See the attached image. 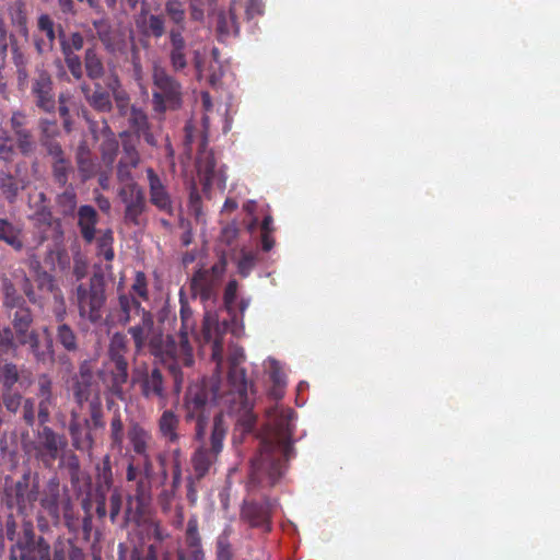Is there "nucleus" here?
Listing matches in <instances>:
<instances>
[{
	"instance_id": "1",
	"label": "nucleus",
	"mask_w": 560,
	"mask_h": 560,
	"mask_svg": "<svg viewBox=\"0 0 560 560\" xmlns=\"http://www.w3.org/2000/svg\"><path fill=\"white\" fill-rule=\"evenodd\" d=\"M229 324L226 320L219 322L215 314L206 311L202 334L208 342H212L211 360L215 362L214 375L210 380L192 383L188 386L184 396V410L186 422H195L192 441L200 444H208L211 432L209 425L210 410L213 404L222 406L226 412L236 415L237 425L244 433L250 432L255 424L247 428L245 419V410L232 409L225 400L228 387L221 381V369L223 363V336L228 331Z\"/></svg>"
},
{
	"instance_id": "2",
	"label": "nucleus",
	"mask_w": 560,
	"mask_h": 560,
	"mask_svg": "<svg viewBox=\"0 0 560 560\" xmlns=\"http://www.w3.org/2000/svg\"><path fill=\"white\" fill-rule=\"evenodd\" d=\"M294 410L288 407H276L269 411L270 432L261 440L258 454L250 460V486L272 487L284 475L287 462L294 453Z\"/></svg>"
},
{
	"instance_id": "3",
	"label": "nucleus",
	"mask_w": 560,
	"mask_h": 560,
	"mask_svg": "<svg viewBox=\"0 0 560 560\" xmlns=\"http://www.w3.org/2000/svg\"><path fill=\"white\" fill-rule=\"evenodd\" d=\"M127 331L133 341L136 354L148 349L151 355L168 368L175 385L179 387L184 363H179L176 338L173 335H164L161 328L155 327L154 315L151 312L143 313L140 322L130 326Z\"/></svg>"
},
{
	"instance_id": "4",
	"label": "nucleus",
	"mask_w": 560,
	"mask_h": 560,
	"mask_svg": "<svg viewBox=\"0 0 560 560\" xmlns=\"http://www.w3.org/2000/svg\"><path fill=\"white\" fill-rule=\"evenodd\" d=\"M229 432V423L223 411L214 415L208 444L197 445L191 453L192 474L187 477L186 498L195 505L198 500L199 482L215 470V465L224 450V441Z\"/></svg>"
},
{
	"instance_id": "5",
	"label": "nucleus",
	"mask_w": 560,
	"mask_h": 560,
	"mask_svg": "<svg viewBox=\"0 0 560 560\" xmlns=\"http://www.w3.org/2000/svg\"><path fill=\"white\" fill-rule=\"evenodd\" d=\"M246 355L243 347L231 345L229 347L228 363L229 371L226 382L223 383L228 387L225 400L232 409L245 410V423L247 428L256 423V416L253 412V401L249 393L253 394V384L248 381L246 370L242 366Z\"/></svg>"
},
{
	"instance_id": "6",
	"label": "nucleus",
	"mask_w": 560,
	"mask_h": 560,
	"mask_svg": "<svg viewBox=\"0 0 560 560\" xmlns=\"http://www.w3.org/2000/svg\"><path fill=\"white\" fill-rule=\"evenodd\" d=\"M39 505L54 525L60 523L61 516L69 530H75L78 517L74 515V503L67 487L61 486L58 477H51L39 490Z\"/></svg>"
},
{
	"instance_id": "7",
	"label": "nucleus",
	"mask_w": 560,
	"mask_h": 560,
	"mask_svg": "<svg viewBox=\"0 0 560 560\" xmlns=\"http://www.w3.org/2000/svg\"><path fill=\"white\" fill-rule=\"evenodd\" d=\"M105 429L104 411L98 396L89 404V417L79 419L72 412L69 422V434L72 446L79 452L91 453L97 441V433Z\"/></svg>"
},
{
	"instance_id": "8",
	"label": "nucleus",
	"mask_w": 560,
	"mask_h": 560,
	"mask_svg": "<svg viewBox=\"0 0 560 560\" xmlns=\"http://www.w3.org/2000/svg\"><path fill=\"white\" fill-rule=\"evenodd\" d=\"M226 258L221 256L210 268L195 271L190 280V290L194 298H198L205 308L214 306L226 271Z\"/></svg>"
},
{
	"instance_id": "9",
	"label": "nucleus",
	"mask_w": 560,
	"mask_h": 560,
	"mask_svg": "<svg viewBox=\"0 0 560 560\" xmlns=\"http://www.w3.org/2000/svg\"><path fill=\"white\" fill-rule=\"evenodd\" d=\"M39 478L26 470L16 481L5 483L4 499L9 509H15L20 515L32 514L39 498Z\"/></svg>"
},
{
	"instance_id": "10",
	"label": "nucleus",
	"mask_w": 560,
	"mask_h": 560,
	"mask_svg": "<svg viewBox=\"0 0 560 560\" xmlns=\"http://www.w3.org/2000/svg\"><path fill=\"white\" fill-rule=\"evenodd\" d=\"M105 280L103 275L94 273L88 282L75 289V301L81 318L96 324L102 319V310L106 302Z\"/></svg>"
},
{
	"instance_id": "11",
	"label": "nucleus",
	"mask_w": 560,
	"mask_h": 560,
	"mask_svg": "<svg viewBox=\"0 0 560 560\" xmlns=\"http://www.w3.org/2000/svg\"><path fill=\"white\" fill-rule=\"evenodd\" d=\"M68 447V440L65 434L54 431L50 427L44 425L34 434L32 451L36 460L46 468L62 457Z\"/></svg>"
},
{
	"instance_id": "12",
	"label": "nucleus",
	"mask_w": 560,
	"mask_h": 560,
	"mask_svg": "<svg viewBox=\"0 0 560 560\" xmlns=\"http://www.w3.org/2000/svg\"><path fill=\"white\" fill-rule=\"evenodd\" d=\"M131 383L139 388L140 395L149 401L156 400L164 407L167 401V388L164 376L158 366L149 369L147 364L132 370Z\"/></svg>"
},
{
	"instance_id": "13",
	"label": "nucleus",
	"mask_w": 560,
	"mask_h": 560,
	"mask_svg": "<svg viewBox=\"0 0 560 560\" xmlns=\"http://www.w3.org/2000/svg\"><path fill=\"white\" fill-rule=\"evenodd\" d=\"M49 542L36 535L33 524L23 525L22 536L9 548V560H48Z\"/></svg>"
},
{
	"instance_id": "14",
	"label": "nucleus",
	"mask_w": 560,
	"mask_h": 560,
	"mask_svg": "<svg viewBox=\"0 0 560 560\" xmlns=\"http://www.w3.org/2000/svg\"><path fill=\"white\" fill-rule=\"evenodd\" d=\"M156 91L153 92L154 110L164 113L166 108H178L182 104V86L179 82L164 69H156L153 74Z\"/></svg>"
},
{
	"instance_id": "15",
	"label": "nucleus",
	"mask_w": 560,
	"mask_h": 560,
	"mask_svg": "<svg viewBox=\"0 0 560 560\" xmlns=\"http://www.w3.org/2000/svg\"><path fill=\"white\" fill-rule=\"evenodd\" d=\"M118 197L125 206L124 221L128 225L140 226L148 210L145 194L138 183H128L118 190Z\"/></svg>"
},
{
	"instance_id": "16",
	"label": "nucleus",
	"mask_w": 560,
	"mask_h": 560,
	"mask_svg": "<svg viewBox=\"0 0 560 560\" xmlns=\"http://www.w3.org/2000/svg\"><path fill=\"white\" fill-rule=\"evenodd\" d=\"M179 315L182 325L179 331L173 336L176 338V349L179 353V363H184V366L189 368L195 362L190 336L195 335L196 320L194 318L192 310L188 302L184 300L183 294H180Z\"/></svg>"
},
{
	"instance_id": "17",
	"label": "nucleus",
	"mask_w": 560,
	"mask_h": 560,
	"mask_svg": "<svg viewBox=\"0 0 560 560\" xmlns=\"http://www.w3.org/2000/svg\"><path fill=\"white\" fill-rule=\"evenodd\" d=\"M30 82V92L36 107L48 114L55 113L56 94L49 71L44 67H36Z\"/></svg>"
},
{
	"instance_id": "18",
	"label": "nucleus",
	"mask_w": 560,
	"mask_h": 560,
	"mask_svg": "<svg viewBox=\"0 0 560 560\" xmlns=\"http://www.w3.org/2000/svg\"><path fill=\"white\" fill-rule=\"evenodd\" d=\"M108 361L105 364L106 377L104 382L107 390L112 396L124 400L125 390L124 385L127 383L129 377V364L127 357L122 355H107Z\"/></svg>"
},
{
	"instance_id": "19",
	"label": "nucleus",
	"mask_w": 560,
	"mask_h": 560,
	"mask_svg": "<svg viewBox=\"0 0 560 560\" xmlns=\"http://www.w3.org/2000/svg\"><path fill=\"white\" fill-rule=\"evenodd\" d=\"M177 560H206V552L199 533V522L196 515H191L187 522L184 535V544L176 550Z\"/></svg>"
},
{
	"instance_id": "20",
	"label": "nucleus",
	"mask_w": 560,
	"mask_h": 560,
	"mask_svg": "<svg viewBox=\"0 0 560 560\" xmlns=\"http://www.w3.org/2000/svg\"><path fill=\"white\" fill-rule=\"evenodd\" d=\"M149 312L135 295L122 292L118 294L116 304L112 306L109 318L114 324L125 327L136 317L140 318L143 313Z\"/></svg>"
},
{
	"instance_id": "21",
	"label": "nucleus",
	"mask_w": 560,
	"mask_h": 560,
	"mask_svg": "<svg viewBox=\"0 0 560 560\" xmlns=\"http://www.w3.org/2000/svg\"><path fill=\"white\" fill-rule=\"evenodd\" d=\"M272 508L269 502L244 500L241 506L240 520L252 528H260L265 533L271 530Z\"/></svg>"
},
{
	"instance_id": "22",
	"label": "nucleus",
	"mask_w": 560,
	"mask_h": 560,
	"mask_svg": "<svg viewBox=\"0 0 560 560\" xmlns=\"http://www.w3.org/2000/svg\"><path fill=\"white\" fill-rule=\"evenodd\" d=\"M16 149L21 154L28 156L36 150V140L33 130L28 127V118L24 112L15 110L10 118Z\"/></svg>"
},
{
	"instance_id": "23",
	"label": "nucleus",
	"mask_w": 560,
	"mask_h": 560,
	"mask_svg": "<svg viewBox=\"0 0 560 560\" xmlns=\"http://www.w3.org/2000/svg\"><path fill=\"white\" fill-rule=\"evenodd\" d=\"M7 345L0 346V383L2 388L10 389L16 384L22 386L24 383L28 385L31 381L26 380L18 365L10 361L15 357L18 346L12 347L10 342Z\"/></svg>"
},
{
	"instance_id": "24",
	"label": "nucleus",
	"mask_w": 560,
	"mask_h": 560,
	"mask_svg": "<svg viewBox=\"0 0 560 560\" xmlns=\"http://www.w3.org/2000/svg\"><path fill=\"white\" fill-rule=\"evenodd\" d=\"M145 174L149 185L150 203L159 211L173 215L174 202L167 186L152 167H148Z\"/></svg>"
},
{
	"instance_id": "25",
	"label": "nucleus",
	"mask_w": 560,
	"mask_h": 560,
	"mask_svg": "<svg viewBox=\"0 0 560 560\" xmlns=\"http://www.w3.org/2000/svg\"><path fill=\"white\" fill-rule=\"evenodd\" d=\"M167 35L170 63L175 72H180L188 66V50L184 33H180L178 28H170Z\"/></svg>"
},
{
	"instance_id": "26",
	"label": "nucleus",
	"mask_w": 560,
	"mask_h": 560,
	"mask_svg": "<svg viewBox=\"0 0 560 560\" xmlns=\"http://www.w3.org/2000/svg\"><path fill=\"white\" fill-rule=\"evenodd\" d=\"M81 93L83 94L86 103L97 113H109L114 105L109 91L105 90L100 82H95L91 86L86 82L80 85Z\"/></svg>"
},
{
	"instance_id": "27",
	"label": "nucleus",
	"mask_w": 560,
	"mask_h": 560,
	"mask_svg": "<svg viewBox=\"0 0 560 560\" xmlns=\"http://www.w3.org/2000/svg\"><path fill=\"white\" fill-rule=\"evenodd\" d=\"M217 161L212 150L208 149V138L201 136L198 154L197 171L205 187H210L215 175Z\"/></svg>"
},
{
	"instance_id": "28",
	"label": "nucleus",
	"mask_w": 560,
	"mask_h": 560,
	"mask_svg": "<svg viewBox=\"0 0 560 560\" xmlns=\"http://www.w3.org/2000/svg\"><path fill=\"white\" fill-rule=\"evenodd\" d=\"M128 124L131 135L133 133L138 139L143 141L150 147H158V139L151 129L148 115L139 107H132L128 117Z\"/></svg>"
},
{
	"instance_id": "29",
	"label": "nucleus",
	"mask_w": 560,
	"mask_h": 560,
	"mask_svg": "<svg viewBox=\"0 0 560 560\" xmlns=\"http://www.w3.org/2000/svg\"><path fill=\"white\" fill-rule=\"evenodd\" d=\"M179 417L171 409L162 412L158 420V430L161 439L168 445H178L184 436L179 431Z\"/></svg>"
},
{
	"instance_id": "30",
	"label": "nucleus",
	"mask_w": 560,
	"mask_h": 560,
	"mask_svg": "<svg viewBox=\"0 0 560 560\" xmlns=\"http://www.w3.org/2000/svg\"><path fill=\"white\" fill-rule=\"evenodd\" d=\"M75 164L80 180L86 183L97 174V163L86 141H81L75 150Z\"/></svg>"
},
{
	"instance_id": "31",
	"label": "nucleus",
	"mask_w": 560,
	"mask_h": 560,
	"mask_svg": "<svg viewBox=\"0 0 560 560\" xmlns=\"http://www.w3.org/2000/svg\"><path fill=\"white\" fill-rule=\"evenodd\" d=\"M77 215L82 238L89 244L92 243L95 238L98 222L97 211L90 205H83L79 207Z\"/></svg>"
},
{
	"instance_id": "32",
	"label": "nucleus",
	"mask_w": 560,
	"mask_h": 560,
	"mask_svg": "<svg viewBox=\"0 0 560 560\" xmlns=\"http://www.w3.org/2000/svg\"><path fill=\"white\" fill-rule=\"evenodd\" d=\"M104 140L100 145V153L106 167L112 168L119 151V142L106 119H102Z\"/></svg>"
},
{
	"instance_id": "33",
	"label": "nucleus",
	"mask_w": 560,
	"mask_h": 560,
	"mask_svg": "<svg viewBox=\"0 0 560 560\" xmlns=\"http://www.w3.org/2000/svg\"><path fill=\"white\" fill-rule=\"evenodd\" d=\"M38 128L40 132L39 141L43 148H45L47 154L55 153L58 155L62 147L56 140L57 136H59V127L57 120L40 118L38 121Z\"/></svg>"
},
{
	"instance_id": "34",
	"label": "nucleus",
	"mask_w": 560,
	"mask_h": 560,
	"mask_svg": "<svg viewBox=\"0 0 560 560\" xmlns=\"http://www.w3.org/2000/svg\"><path fill=\"white\" fill-rule=\"evenodd\" d=\"M93 378V372L88 363L81 364L79 375L75 377L73 384V396L79 405H82L85 401L90 402L92 400L90 397L92 393Z\"/></svg>"
},
{
	"instance_id": "35",
	"label": "nucleus",
	"mask_w": 560,
	"mask_h": 560,
	"mask_svg": "<svg viewBox=\"0 0 560 560\" xmlns=\"http://www.w3.org/2000/svg\"><path fill=\"white\" fill-rule=\"evenodd\" d=\"M28 182L26 178L18 175L1 172L0 173V190L4 199L9 203L16 201L20 191L27 187Z\"/></svg>"
},
{
	"instance_id": "36",
	"label": "nucleus",
	"mask_w": 560,
	"mask_h": 560,
	"mask_svg": "<svg viewBox=\"0 0 560 560\" xmlns=\"http://www.w3.org/2000/svg\"><path fill=\"white\" fill-rule=\"evenodd\" d=\"M0 242L10 246L14 252L24 248L23 229L8 218H0Z\"/></svg>"
},
{
	"instance_id": "37",
	"label": "nucleus",
	"mask_w": 560,
	"mask_h": 560,
	"mask_svg": "<svg viewBox=\"0 0 560 560\" xmlns=\"http://www.w3.org/2000/svg\"><path fill=\"white\" fill-rule=\"evenodd\" d=\"M52 159L51 175L55 184L59 187H66L70 175L73 173L71 161L66 156L63 149L57 154L48 153Z\"/></svg>"
},
{
	"instance_id": "38",
	"label": "nucleus",
	"mask_w": 560,
	"mask_h": 560,
	"mask_svg": "<svg viewBox=\"0 0 560 560\" xmlns=\"http://www.w3.org/2000/svg\"><path fill=\"white\" fill-rule=\"evenodd\" d=\"M127 438L136 455H144L150 451L152 434L141 424L133 422L128 428Z\"/></svg>"
},
{
	"instance_id": "39",
	"label": "nucleus",
	"mask_w": 560,
	"mask_h": 560,
	"mask_svg": "<svg viewBox=\"0 0 560 560\" xmlns=\"http://www.w3.org/2000/svg\"><path fill=\"white\" fill-rule=\"evenodd\" d=\"M215 32L220 42H225L230 36L238 34L240 27L232 10L218 12Z\"/></svg>"
},
{
	"instance_id": "40",
	"label": "nucleus",
	"mask_w": 560,
	"mask_h": 560,
	"mask_svg": "<svg viewBox=\"0 0 560 560\" xmlns=\"http://www.w3.org/2000/svg\"><path fill=\"white\" fill-rule=\"evenodd\" d=\"M95 491L108 492L114 485L113 466L109 455H105L95 467Z\"/></svg>"
},
{
	"instance_id": "41",
	"label": "nucleus",
	"mask_w": 560,
	"mask_h": 560,
	"mask_svg": "<svg viewBox=\"0 0 560 560\" xmlns=\"http://www.w3.org/2000/svg\"><path fill=\"white\" fill-rule=\"evenodd\" d=\"M9 317L12 318V325L15 330L16 337L24 336L27 331H30V327L33 324V314L26 303L13 307L12 311H8Z\"/></svg>"
},
{
	"instance_id": "42",
	"label": "nucleus",
	"mask_w": 560,
	"mask_h": 560,
	"mask_svg": "<svg viewBox=\"0 0 560 560\" xmlns=\"http://www.w3.org/2000/svg\"><path fill=\"white\" fill-rule=\"evenodd\" d=\"M55 339L69 353H74L80 348L78 334L67 323H60L56 326Z\"/></svg>"
},
{
	"instance_id": "43",
	"label": "nucleus",
	"mask_w": 560,
	"mask_h": 560,
	"mask_svg": "<svg viewBox=\"0 0 560 560\" xmlns=\"http://www.w3.org/2000/svg\"><path fill=\"white\" fill-rule=\"evenodd\" d=\"M84 70L89 79L97 81L105 74V66L103 59L94 47H89L83 57Z\"/></svg>"
},
{
	"instance_id": "44",
	"label": "nucleus",
	"mask_w": 560,
	"mask_h": 560,
	"mask_svg": "<svg viewBox=\"0 0 560 560\" xmlns=\"http://www.w3.org/2000/svg\"><path fill=\"white\" fill-rule=\"evenodd\" d=\"M7 12L12 26H14L22 35H27L28 27L25 3L21 0L14 1L8 5Z\"/></svg>"
},
{
	"instance_id": "45",
	"label": "nucleus",
	"mask_w": 560,
	"mask_h": 560,
	"mask_svg": "<svg viewBox=\"0 0 560 560\" xmlns=\"http://www.w3.org/2000/svg\"><path fill=\"white\" fill-rule=\"evenodd\" d=\"M56 205L63 218H73L78 207V197L74 188L69 186L56 197Z\"/></svg>"
},
{
	"instance_id": "46",
	"label": "nucleus",
	"mask_w": 560,
	"mask_h": 560,
	"mask_svg": "<svg viewBox=\"0 0 560 560\" xmlns=\"http://www.w3.org/2000/svg\"><path fill=\"white\" fill-rule=\"evenodd\" d=\"M116 85H119V81L116 78L113 83L108 85L109 90L113 92V98L115 102V108L117 112V117H129L132 107H136L135 105L130 104V96L125 90H117Z\"/></svg>"
},
{
	"instance_id": "47",
	"label": "nucleus",
	"mask_w": 560,
	"mask_h": 560,
	"mask_svg": "<svg viewBox=\"0 0 560 560\" xmlns=\"http://www.w3.org/2000/svg\"><path fill=\"white\" fill-rule=\"evenodd\" d=\"M233 534V528L228 525L220 533L215 540V560H232L233 550L230 538Z\"/></svg>"
},
{
	"instance_id": "48",
	"label": "nucleus",
	"mask_w": 560,
	"mask_h": 560,
	"mask_svg": "<svg viewBox=\"0 0 560 560\" xmlns=\"http://www.w3.org/2000/svg\"><path fill=\"white\" fill-rule=\"evenodd\" d=\"M165 12L174 24L171 28H178L180 33H184L186 31V12L183 2L179 0H168L165 3Z\"/></svg>"
},
{
	"instance_id": "49",
	"label": "nucleus",
	"mask_w": 560,
	"mask_h": 560,
	"mask_svg": "<svg viewBox=\"0 0 560 560\" xmlns=\"http://www.w3.org/2000/svg\"><path fill=\"white\" fill-rule=\"evenodd\" d=\"M122 140L124 156L119 161H126L131 167H137L140 163V155L135 141L131 139V132L124 130L119 133Z\"/></svg>"
},
{
	"instance_id": "50",
	"label": "nucleus",
	"mask_w": 560,
	"mask_h": 560,
	"mask_svg": "<svg viewBox=\"0 0 560 560\" xmlns=\"http://www.w3.org/2000/svg\"><path fill=\"white\" fill-rule=\"evenodd\" d=\"M18 340L21 345H30L32 353L38 362H46L47 359L52 360V351L48 353L39 351V337L36 331L30 330L24 336L18 337Z\"/></svg>"
},
{
	"instance_id": "51",
	"label": "nucleus",
	"mask_w": 560,
	"mask_h": 560,
	"mask_svg": "<svg viewBox=\"0 0 560 560\" xmlns=\"http://www.w3.org/2000/svg\"><path fill=\"white\" fill-rule=\"evenodd\" d=\"M59 44L61 54H77L84 47V37L80 32H72L68 36L61 33Z\"/></svg>"
},
{
	"instance_id": "52",
	"label": "nucleus",
	"mask_w": 560,
	"mask_h": 560,
	"mask_svg": "<svg viewBox=\"0 0 560 560\" xmlns=\"http://www.w3.org/2000/svg\"><path fill=\"white\" fill-rule=\"evenodd\" d=\"M148 37L161 38L165 34V20L162 15L150 14L141 28Z\"/></svg>"
},
{
	"instance_id": "53",
	"label": "nucleus",
	"mask_w": 560,
	"mask_h": 560,
	"mask_svg": "<svg viewBox=\"0 0 560 560\" xmlns=\"http://www.w3.org/2000/svg\"><path fill=\"white\" fill-rule=\"evenodd\" d=\"M71 539L58 538L54 545L49 544L48 560H69Z\"/></svg>"
},
{
	"instance_id": "54",
	"label": "nucleus",
	"mask_w": 560,
	"mask_h": 560,
	"mask_svg": "<svg viewBox=\"0 0 560 560\" xmlns=\"http://www.w3.org/2000/svg\"><path fill=\"white\" fill-rule=\"evenodd\" d=\"M124 423L120 415H115L110 420V445L113 448L121 450L124 443Z\"/></svg>"
},
{
	"instance_id": "55",
	"label": "nucleus",
	"mask_w": 560,
	"mask_h": 560,
	"mask_svg": "<svg viewBox=\"0 0 560 560\" xmlns=\"http://www.w3.org/2000/svg\"><path fill=\"white\" fill-rule=\"evenodd\" d=\"M65 65L75 81H82L84 62L78 54H62Z\"/></svg>"
},
{
	"instance_id": "56",
	"label": "nucleus",
	"mask_w": 560,
	"mask_h": 560,
	"mask_svg": "<svg viewBox=\"0 0 560 560\" xmlns=\"http://www.w3.org/2000/svg\"><path fill=\"white\" fill-rule=\"evenodd\" d=\"M128 351L127 336L122 332H115L109 340L107 355L127 357Z\"/></svg>"
},
{
	"instance_id": "57",
	"label": "nucleus",
	"mask_w": 560,
	"mask_h": 560,
	"mask_svg": "<svg viewBox=\"0 0 560 560\" xmlns=\"http://www.w3.org/2000/svg\"><path fill=\"white\" fill-rule=\"evenodd\" d=\"M114 236L112 230H106L97 240L98 255L103 256L105 260L112 261L115 257Z\"/></svg>"
},
{
	"instance_id": "58",
	"label": "nucleus",
	"mask_w": 560,
	"mask_h": 560,
	"mask_svg": "<svg viewBox=\"0 0 560 560\" xmlns=\"http://www.w3.org/2000/svg\"><path fill=\"white\" fill-rule=\"evenodd\" d=\"M4 298L3 305L7 311H12L13 307L21 306L25 304L24 298L18 293L15 287L11 282H5L3 284Z\"/></svg>"
},
{
	"instance_id": "59",
	"label": "nucleus",
	"mask_w": 560,
	"mask_h": 560,
	"mask_svg": "<svg viewBox=\"0 0 560 560\" xmlns=\"http://www.w3.org/2000/svg\"><path fill=\"white\" fill-rule=\"evenodd\" d=\"M23 401L24 399L22 394L14 390L13 387L10 389L2 388V402L7 411L16 413L20 410Z\"/></svg>"
},
{
	"instance_id": "60",
	"label": "nucleus",
	"mask_w": 560,
	"mask_h": 560,
	"mask_svg": "<svg viewBox=\"0 0 560 560\" xmlns=\"http://www.w3.org/2000/svg\"><path fill=\"white\" fill-rule=\"evenodd\" d=\"M37 31L44 33L46 38L50 42V44H55L56 40V32H55V21L47 13H42L38 15L36 21Z\"/></svg>"
},
{
	"instance_id": "61",
	"label": "nucleus",
	"mask_w": 560,
	"mask_h": 560,
	"mask_svg": "<svg viewBox=\"0 0 560 560\" xmlns=\"http://www.w3.org/2000/svg\"><path fill=\"white\" fill-rule=\"evenodd\" d=\"M129 293L143 301L149 300L148 280L143 271H136L135 280Z\"/></svg>"
},
{
	"instance_id": "62",
	"label": "nucleus",
	"mask_w": 560,
	"mask_h": 560,
	"mask_svg": "<svg viewBox=\"0 0 560 560\" xmlns=\"http://www.w3.org/2000/svg\"><path fill=\"white\" fill-rule=\"evenodd\" d=\"M61 464L68 469L71 482H75L79 480V474L81 469L79 457L70 452L69 454H62V457L59 458Z\"/></svg>"
},
{
	"instance_id": "63",
	"label": "nucleus",
	"mask_w": 560,
	"mask_h": 560,
	"mask_svg": "<svg viewBox=\"0 0 560 560\" xmlns=\"http://www.w3.org/2000/svg\"><path fill=\"white\" fill-rule=\"evenodd\" d=\"M96 31L98 39L105 45L106 48L112 46V31L108 21L104 19L94 20L92 22Z\"/></svg>"
},
{
	"instance_id": "64",
	"label": "nucleus",
	"mask_w": 560,
	"mask_h": 560,
	"mask_svg": "<svg viewBox=\"0 0 560 560\" xmlns=\"http://www.w3.org/2000/svg\"><path fill=\"white\" fill-rule=\"evenodd\" d=\"M33 220L36 225L46 228L52 226L55 222L59 223V221L54 218L50 208L47 206H42L38 208L33 214Z\"/></svg>"
}]
</instances>
